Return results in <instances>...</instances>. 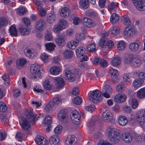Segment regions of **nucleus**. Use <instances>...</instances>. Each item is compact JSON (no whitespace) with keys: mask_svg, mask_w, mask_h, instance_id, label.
Segmentation results:
<instances>
[{"mask_svg":"<svg viewBox=\"0 0 145 145\" xmlns=\"http://www.w3.org/2000/svg\"><path fill=\"white\" fill-rule=\"evenodd\" d=\"M70 9L67 7H64L61 10L60 12V15L63 18H67L70 15Z\"/></svg>","mask_w":145,"mask_h":145,"instance_id":"obj_23","label":"nucleus"},{"mask_svg":"<svg viewBox=\"0 0 145 145\" xmlns=\"http://www.w3.org/2000/svg\"><path fill=\"white\" fill-rule=\"evenodd\" d=\"M55 20V16L53 14H50L47 16V21L49 23L51 24L54 22Z\"/></svg>","mask_w":145,"mask_h":145,"instance_id":"obj_49","label":"nucleus"},{"mask_svg":"<svg viewBox=\"0 0 145 145\" xmlns=\"http://www.w3.org/2000/svg\"><path fill=\"white\" fill-rule=\"evenodd\" d=\"M128 123L127 118L124 116H120L118 117V123L119 124L122 126L126 125Z\"/></svg>","mask_w":145,"mask_h":145,"instance_id":"obj_35","label":"nucleus"},{"mask_svg":"<svg viewBox=\"0 0 145 145\" xmlns=\"http://www.w3.org/2000/svg\"><path fill=\"white\" fill-rule=\"evenodd\" d=\"M97 49V46L95 43H91L87 46V50L90 52H93L96 51Z\"/></svg>","mask_w":145,"mask_h":145,"instance_id":"obj_36","label":"nucleus"},{"mask_svg":"<svg viewBox=\"0 0 145 145\" xmlns=\"http://www.w3.org/2000/svg\"><path fill=\"white\" fill-rule=\"evenodd\" d=\"M126 44L125 41L123 40H120L117 43V47L119 50H124L126 48Z\"/></svg>","mask_w":145,"mask_h":145,"instance_id":"obj_41","label":"nucleus"},{"mask_svg":"<svg viewBox=\"0 0 145 145\" xmlns=\"http://www.w3.org/2000/svg\"><path fill=\"white\" fill-rule=\"evenodd\" d=\"M109 73L110 75L112 80L114 82H117L119 79L117 77L118 75V71L112 68H111L109 71Z\"/></svg>","mask_w":145,"mask_h":145,"instance_id":"obj_16","label":"nucleus"},{"mask_svg":"<svg viewBox=\"0 0 145 145\" xmlns=\"http://www.w3.org/2000/svg\"><path fill=\"white\" fill-rule=\"evenodd\" d=\"M136 8L140 11L145 10V0H132Z\"/></svg>","mask_w":145,"mask_h":145,"instance_id":"obj_10","label":"nucleus"},{"mask_svg":"<svg viewBox=\"0 0 145 145\" xmlns=\"http://www.w3.org/2000/svg\"><path fill=\"white\" fill-rule=\"evenodd\" d=\"M141 43L138 40L131 43L129 45V49L131 50L134 51L138 50L140 45Z\"/></svg>","mask_w":145,"mask_h":145,"instance_id":"obj_22","label":"nucleus"},{"mask_svg":"<svg viewBox=\"0 0 145 145\" xmlns=\"http://www.w3.org/2000/svg\"><path fill=\"white\" fill-rule=\"evenodd\" d=\"M63 56L65 58H70L72 56V51L70 50H65L63 52Z\"/></svg>","mask_w":145,"mask_h":145,"instance_id":"obj_44","label":"nucleus"},{"mask_svg":"<svg viewBox=\"0 0 145 145\" xmlns=\"http://www.w3.org/2000/svg\"><path fill=\"white\" fill-rule=\"evenodd\" d=\"M122 136L123 140L127 143H129L132 141L133 137L129 133L125 132L123 133Z\"/></svg>","mask_w":145,"mask_h":145,"instance_id":"obj_24","label":"nucleus"},{"mask_svg":"<svg viewBox=\"0 0 145 145\" xmlns=\"http://www.w3.org/2000/svg\"><path fill=\"white\" fill-rule=\"evenodd\" d=\"M63 29L61 28L58 23L57 24L54 25L53 28V31L56 33H59Z\"/></svg>","mask_w":145,"mask_h":145,"instance_id":"obj_59","label":"nucleus"},{"mask_svg":"<svg viewBox=\"0 0 145 145\" xmlns=\"http://www.w3.org/2000/svg\"><path fill=\"white\" fill-rule=\"evenodd\" d=\"M26 60L24 58H21L17 62V67L19 69L22 68V67L26 63Z\"/></svg>","mask_w":145,"mask_h":145,"instance_id":"obj_37","label":"nucleus"},{"mask_svg":"<svg viewBox=\"0 0 145 145\" xmlns=\"http://www.w3.org/2000/svg\"><path fill=\"white\" fill-rule=\"evenodd\" d=\"M53 105L52 102L51 101L48 103L44 108V110L47 113H49L52 110V108Z\"/></svg>","mask_w":145,"mask_h":145,"instance_id":"obj_51","label":"nucleus"},{"mask_svg":"<svg viewBox=\"0 0 145 145\" xmlns=\"http://www.w3.org/2000/svg\"><path fill=\"white\" fill-rule=\"evenodd\" d=\"M79 42L74 40H71L67 44L68 47L70 49L74 50L79 44Z\"/></svg>","mask_w":145,"mask_h":145,"instance_id":"obj_32","label":"nucleus"},{"mask_svg":"<svg viewBox=\"0 0 145 145\" xmlns=\"http://www.w3.org/2000/svg\"><path fill=\"white\" fill-rule=\"evenodd\" d=\"M52 101V102H53L54 104L58 105L61 102V98L59 95H57L53 99Z\"/></svg>","mask_w":145,"mask_h":145,"instance_id":"obj_64","label":"nucleus"},{"mask_svg":"<svg viewBox=\"0 0 145 145\" xmlns=\"http://www.w3.org/2000/svg\"><path fill=\"white\" fill-rule=\"evenodd\" d=\"M102 92V96L105 98H108L110 97V95L112 93V89L109 86L105 84L103 86Z\"/></svg>","mask_w":145,"mask_h":145,"instance_id":"obj_11","label":"nucleus"},{"mask_svg":"<svg viewBox=\"0 0 145 145\" xmlns=\"http://www.w3.org/2000/svg\"><path fill=\"white\" fill-rule=\"evenodd\" d=\"M144 82V81L143 80L136 79L133 82V85L135 89H137L141 86Z\"/></svg>","mask_w":145,"mask_h":145,"instance_id":"obj_28","label":"nucleus"},{"mask_svg":"<svg viewBox=\"0 0 145 145\" xmlns=\"http://www.w3.org/2000/svg\"><path fill=\"white\" fill-rule=\"evenodd\" d=\"M121 58L118 56L114 57L111 61L112 65L115 67H118L121 64Z\"/></svg>","mask_w":145,"mask_h":145,"instance_id":"obj_27","label":"nucleus"},{"mask_svg":"<svg viewBox=\"0 0 145 145\" xmlns=\"http://www.w3.org/2000/svg\"><path fill=\"white\" fill-rule=\"evenodd\" d=\"M63 73L65 79L68 81L72 82L75 80L76 77L73 70L67 68L64 71Z\"/></svg>","mask_w":145,"mask_h":145,"instance_id":"obj_7","label":"nucleus"},{"mask_svg":"<svg viewBox=\"0 0 145 145\" xmlns=\"http://www.w3.org/2000/svg\"><path fill=\"white\" fill-rule=\"evenodd\" d=\"M126 99V96L124 94H118L114 97V101L117 103H122L125 102Z\"/></svg>","mask_w":145,"mask_h":145,"instance_id":"obj_19","label":"nucleus"},{"mask_svg":"<svg viewBox=\"0 0 145 145\" xmlns=\"http://www.w3.org/2000/svg\"><path fill=\"white\" fill-rule=\"evenodd\" d=\"M27 10L25 8L20 6L17 10V12L20 15H23L26 13Z\"/></svg>","mask_w":145,"mask_h":145,"instance_id":"obj_54","label":"nucleus"},{"mask_svg":"<svg viewBox=\"0 0 145 145\" xmlns=\"http://www.w3.org/2000/svg\"><path fill=\"white\" fill-rule=\"evenodd\" d=\"M116 91L119 92H121L124 89V85L123 84L120 83L118 84L116 87Z\"/></svg>","mask_w":145,"mask_h":145,"instance_id":"obj_61","label":"nucleus"},{"mask_svg":"<svg viewBox=\"0 0 145 145\" xmlns=\"http://www.w3.org/2000/svg\"><path fill=\"white\" fill-rule=\"evenodd\" d=\"M120 32L119 28L116 26L112 27L110 28L109 30V33L113 37H115Z\"/></svg>","mask_w":145,"mask_h":145,"instance_id":"obj_34","label":"nucleus"},{"mask_svg":"<svg viewBox=\"0 0 145 145\" xmlns=\"http://www.w3.org/2000/svg\"><path fill=\"white\" fill-rule=\"evenodd\" d=\"M137 97L139 99H142L145 98V88L139 89L137 93Z\"/></svg>","mask_w":145,"mask_h":145,"instance_id":"obj_30","label":"nucleus"},{"mask_svg":"<svg viewBox=\"0 0 145 145\" xmlns=\"http://www.w3.org/2000/svg\"><path fill=\"white\" fill-rule=\"evenodd\" d=\"M82 98L79 96L76 97L72 100L73 103L76 105H80L82 103Z\"/></svg>","mask_w":145,"mask_h":145,"instance_id":"obj_60","label":"nucleus"},{"mask_svg":"<svg viewBox=\"0 0 145 145\" xmlns=\"http://www.w3.org/2000/svg\"><path fill=\"white\" fill-rule=\"evenodd\" d=\"M76 141V138L73 135L68 136L66 140V143L69 145H74Z\"/></svg>","mask_w":145,"mask_h":145,"instance_id":"obj_26","label":"nucleus"},{"mask_svg":"<svg viewBox=\"0 0 145 145\" xmlns=\"http://www.w3.org/2000/svg\"><path fill=\"white\" fill-rule=\"evenodd\" d=\"M74 14L71 15L70 18H72L71 19L69 18V19L70 20H71L72 19H73V24L75 25H77L80 23L81 20L80 18L76 16Z\"/></svg>","mask_w":145,"mask_h":145,"instance_id":"obj_39","label":"nucleus"},{"mask_svg":"<svg viewBox=\"0 0 145 145\" xmlns=\"http://www.w3.org/2000/svg\"><path fill=\"white\" fill-rule=\"evenodd\" d=\"M44 40L47 41H51L53 39L52 33L48 30L45 32V36L44 37Z\"/></svg>","mask_w":145,"mask_h":145,"instance_id":"obj_40","label":"nucleus"},{"mask_svg":"<svg viewBox=\"0 0 145 145\" xmlns=\"http://www.w3.org/2000/svg\"><path fill=\"white\" fill-rule=\"evenodd\" d=\"M36 142L39 145H48V142L44 137L37 136L35 138Z\"/></svg>","mask_w":145,"mask_h":145,"instance_id":"obj_21","label":"nucleus"},{"mask_svg":"<svg viewBox=\"0 0 145 145\" xmlns=\"http://www.w3.org/2000/svg\"><path fill=\"white\" fill-rule=\"evenodd\" d=\"M102 118L105 122H110L112 118L111 112L109 110H106L103 112L102 114Z\"/></svg>","mask_w":145,"mask_h":145,"instance_id":"obj_15","label":"nucleus"},{"mask_svg":"<svg viewBox=\"0 0 145 145\" xmlns=\"http://www.w3.org/2000/svg\"><path fill=\"white\" fill-rule=\"evenodd\" d=\"M142 63V60L141 59L138 57H134L132 66L135 67H138L140 66Z\"/></svg>","mask_w":145,"mask_h":145,"instance_id":"obj_29","label":"nucleus"},{"mask_svg":"<svg viewBox=\"0 0 145 145\" xmlns=\"http://www.w3.org/2000/svg\"><path fill=\"white\" fill-rule=\"evenodd\" d=\"M80 5L84 9H87L89 6V2L88 0H80Z\"/></svg>","mask_w":145,"mask_h":145,"instance_id":"obj_43","label":"nucleus"},{"mask_svg":"<svg viewBox=\"0 0 145 145\" xmlns=\"http://www.w3.org/2000/svg\"><path fill=\"white\" fill-rule=\"evenodd\" d=\"M46 27V22L43 20H39L37 21L35 25V29L39 31L44 30Z\"/></svg>","mask_w":145,"mask_h":145,"instance_id":"obj_14","label":"nucleus"},{"mask_svg":"<svg viewBox=\"0 0 145 145\" xmlns=\"http://www.w3.org/2000/svg\"><path fill=\"white\" fill-rule=\"evenodd\" d=\"M119 19L118 14L115 13H113L111 16L110 21L112 23H115L118 21Z\"/></svg>","mask_w":145,"mask_h":145,"instance_id":"obj_47","label":"nucleus"},{"mask_svg":"<svg viewBox=\"0 0 145 145\" xmlns=\"http://www.w3.org/2000/svg\"><path fill=\"white\" fill-rule=\"evenodd\" d=\"M52 121V118L50 115H48L46 116L44 121V123L46 126L50 125Z\"/></svg>","mask_w":145,"mask_h":145,"instance_id":"obj_53","label":"nucleus"},{"mask_svg":"<svg viewBox=\"0 0 145 145\" xmlns=\"http://www.w3.org/2000/svg\"><path fill=\"white\" fill-rule=\"evenodd\" d=\"M55 85L57 88H60L65 85V81L63 79L60 77H55L53 78Z\"/></svg>","mask_w":145,"mask_h":145,"instance_id":"obj_17","label":"nucleus"},{"mask_svg":"<svg viewBox=\"0 0 145 145\" xmlns=\"http://www.w3.org/2000/svg\"><path fill=\"white\" fill-rule=\"evenodd\" d=\"M50 71L51 74L56 75L60 73L61 70L60 68L58 67L54 66L51 68Z\"/></svg>","mask_w":145,"mask_h":145,"instance_id":"obj_33","label":"nucleus"},{"mask_svg":"<svg viewBox=\"0 0 145 145\" xmlns=\"http://www.w3.org/2000/svg\"><path fill=\"white\" fill-rule=\"evenodd\" d=\"M144 112L143 111H138L136 114L137 122L141 125L145 124V116Z\"/></svg>","mask_w":145,"mask_h":145,"instance_id":"obj_13","label":"nucleus"},{"mask_svg":"<svg viewBox=\"0 0 145 145\" xmlns=\"http://www.w3.org/2000/svg\"><path fill=\"white\" fill-rule=\"evenodd\" d=\"M40 69V67L38 64H33L31 65L30 71L32 73L34 78L38 79L40 77L41 74Z\"/></svg>","mask_w":145,"mask_h":145,"instance_id":"obj_4","label":"nucleus"},{"mask_svg":"<svg viewBox=\"0 0 145 145\" xmlns=\"http://www.w3.org/2000/svg\"><path fill=\"white\" fill-rule=\"evenodd\" d=\"M24 54L28 57L33 58L34 57V53L33 51L29 49H25L24 50Z\"/></svg>","mask_w":145,"mask_h":145,"instance_id":"obj_46","label":"nucleus"},{"mask_svg":"<svg viewBox=\"0 0 145 145\" xmlns=\"http://www.w3.org/2000/svg\"><path fill=\"white\" fill-rule=\"evenodd\" d=\"M58 38L55 39L56 44L61 46H63L66 44L65 40L67 37L64 34H59L58 35Z\"/></svg>","mask_w":145,"mask_h":145,"instance_id":"obj_12","label":"nucleus"},{"mask_svg":"<svg viewBox=\"0 0 145 145\" xmlns=\"http://www.w3.org/2000/svg\"><path fill=\"white\" fill-rule=\"evenodd\" d=\"M85 38V36L83 33H76L75 35V39L78 42L79 41L84 40Z\"/></svg>","mask_w":145,"mask_h":145,"instance_id":"obj_50","label":"nucleus"},{"mask_svg":"<svg viewBox=\"0 0 145 145\" xmlns=\"http://www.w3.org/2000/svg\"><path fill=\"white\" fill-rule=\"evenodd\" d=\"M121 19L124 25L127 26L131 25V20L127 16L124 15L122 17Z\"/></svg>","mask_w":145,"mask_h":145,"instance_id":"obj_38","label":"nucleus"},{"mask_svg":"<svg viewBox=\"0 0 145 145\" xmlns=\"http://www.w3.org/2000/svg\"><path fill=\"white\" fill-rule=\"evenodd\" d=\"M43 86L44 89L46 90H50L51 89L52 85L50 84L48 80H46L44 81Z\"/></svg>","mask_w":145,"mask_h":145,"instance_id":"obj_58","label":"nucleus"},{"mask_svg":"<svg viewBox=\"0 0 145 145\" xmlns=\"http://www.w3.org/2000/svg\"><path fill=\"white\" fill-rule=\"evenodd\" d=\"M25 114L27 118L31 122L35 121L43 116L42 114H34L32 110L27 109L25 111Z\"/></svg>","mask_w":145,"mask_h":145,"instance_id":"obj_5","label":"nucleus"},{"mask_svg":"<svg viewBox=\"0 0 145 145\" xmlns=\"http://www.w3.org/2000/svg\"><path fill=\"white\" fill-rule=\"evenodd\" d=\"M67 111L66 109L61 110L58 114V119L61 121H63L66 120L67 118Z\"/></svg>","mask_w":145,"mask_h":145,"instance_id":"obj_20","label":"nucleus"},{"mask_svg":"<svg viewBox=\"0 0 145 145\" xmlns=\"http://www.w3.org/2000/svg\"><path fill=\"white\" fill-rule=\"evenodd\" d=\"M60 140L59 136L55 135H53L49 137V143L50 145H57L59 144Z\"/></svg>","mask_w":145,"mask_h":145,"instance_id":"obj_18","label":"nucleus"},{"mask_svg":"<svg viewBox=\"0 0 145 145\" xmlns=\"http://www.w3.org/2000/svg\"><path fill=\"white\" fill-rule=\"evenodd\" d=\"M136 33L135 28L133 25L126 26L124 28L123 34L129 38L132 37Z\"/></svg>","mask_w":145,"mask_h":145,"instance_id":"obj_6","label":"nucleus"},{"mask_svg":"<svg viewBox=\"0 0 145 145\" xmlns=\"http://www.w3.org/2000/svg\"><path fill=\"white\" fill-rule=\"evenodd\" d=\"M119 4L117 2H112L109 4L108 5V9L110 10H113L118 7Z\"/></svg>","mask_w":145,"mask_h":145,"instance_id":"obj_52","label":"nucleus"},{"mask_svg":"<svg viewBox=\"0 0 145 145\" xmlns=\"http://www.w3.org/2000/svg\"><path fill=\"white\" fill-rule=\"evenodd\" d=\"M20 33L22 35H28L30 32L31 31L24 27H21L19 28Z\"/></svg>","mask_w":145,"mask_h":145,"instance_id":"obj_45","label":"nucleus"},{"mask_svg":"<svg viewBox=\"0 0 145 145\" xmlns=\"http://www.w3.org/2000/svg\"><path fill=\"white\" fill-rule=\"evenodd\" d=\"M58 23L63 29L66 28L68 25L67 22L64 19L60 20Z\"/></svg>","mask_w":145,"mask_h":145,"instance_id":"obj_48","label":"nucleus"},{"mask_svg":"<svg viewBox=\"0 0 145 145\" xmlns=\"http://www.w3.org/2000/svg\"><path fill=\"white\" fill-rule=\"evenodd\" d=\"M83 22L88 27L93 26L95 25L94 22L92 20L87 18H83Z\"/></svg>","mask_w":145,"mask_h":145,"instance_id":"obj_31","label":"nucleus"},{"mask_svg":"<svg viewBox=\"0 0 145 145\" xmlns=\"http://www.w3.org/2000/svg\"><path fill=\"white\" fill-rule=\"evenodd\" d=\"M102 94L101 92L99 90H95L90 93L89 99L93 103H97L102 100Z\"/></svg>","mask_w":145,"mask_h":145,"instance_id":"obj_3","label":"nucleus"},{"mask_svg":"<svg viewBox=\"0 0 145 145\" xmlns=\"http://www.w3.org/2000/svg\"><path fill=\"white\" fill-rule=\"evenodd\" d=\"M121 131L115 128L109 127L107 128L105 133L108 136V140L112 143H116L121 139Z\"/></svg>","mask_w":145,"mask_h":145,"instance_id":"obj_1","label":"nucleus"},{"mask_svg":"<svg viewBox=\"0 0 145 145\" xmlns=\"http://www.w3.org/2000/svg\"><path fill=\"white\" fill-rule=\"evenodd\" d=\"M86 13L87 16H91L93 18H95L97 16V14L96 12L95 11L91 10H87Z\"/></svg>","mask_w":145,"mask_h":145,"instance_id":"obj_55","label":"nucleus"},{"mask_svg":"<svg viewBox=\"0 0 145 145\" xmlns=\"http://www.w3.org/2000/svg\"><path fill=\"white\" fill-rule=\"evenodd\" d=\"M20 124L22 129L25 131H29L30 130L31 126L29 122L26 119L21 116L19 119Z\"/></svg>","mask_w":145,"mask_h":145,"instance_id":"obj_9","label":"nucleus"},{"mask_svg":"<svg viewBox=\"0 0 145 145\" xmlns=\"http://www.w3.org/2000/svg\"><path fill=\"white\" fill-rule=\"evenodd\" d=\"M7 105L3 102L0 101V111L2 112H5L7 110Z\"/></svg>","mask_w":145,"mask_h":145,"instance_id":"obj_63","label":"nucleus"},{"mask_svg":"<svg viewBox=\"0 0 145 145\" xmlns=\"http://www.w3.org/2000/svg\"><path fill=\"white\" fill-rule=\"evenodd\" d=\"M49 56L46 53H43L40 56V58L44 63H47L49 61Z\"/></svg>","mask_w":145,"mask_h":145,"instance_id":"obj_56","label":"nucleus"},{"mask_svg":"<svg viewBox=\"0 0 145 145\" xmlns=\"http://www.w3.org/2000/svg\"><path fill=\"white\" fill-rule=\"evenodd\" d=\"M46 49L50 52L54 50L56 45L52 42L47 43L44 44Z\"/></svg>","mask_w":145,"mask_h":145,"instance_id":"obj_42","label":"nucleus"},{"mask_svg":"<svg viewBox=\"0 0 145 145\" xmlns=\"http://www.w3.org/2000/svg\"><path fill=\"white\" fill-rule=\"evenodd\" d=\"M133 57V56H129L128 57L125 58L124 61L125 63L130 64L132 66Z\"/></svg>","mask_w":145,"mask_h":145,"instance_id":"obj_62","label":"nucleus"},{"mask_svg":"<svg viewBox=\"0 0 145 145\" xmlns=\"http://www.w3.org/2000/svg\"><path fill=\"white\" fill-rule=\"evenodd\" d=\"M71 121L74 124L78 125L80 122V115L76 110H73L71 112Z\"/></svg>","mask_w":145,"mask_h":145,"instance_id":"obj_8","label":"nucleus"},{"mask_svg":"<svg viewBox=\"0 0 145 145\" xmlns=\"http://www.w3.org/2000/svg\"><path fill=\"white\" fill-rule=\"evenodd\" d=\"M98 120V118L97 116L93 117L92 120L89 123L88 127L90 133L93 134L94 137L97 138H99L101 135V133L98 132L97 129L94 126L95 123Z\"/></svg>","mask_w":145,"mask_h":145,"instance_id":"obj_2","label":"nucleus"},{"mask_svg":"<svg viewBox=\"0 0 145 145\" xmlns=\"http://www.w3.org/2000/svg\"><path fill=\"white\" fill-rule=\"evenodd\" d=\"M10 34L11 36H17V31L15 27L12 25L9 29Z\"/></svg>","mask_w":145,"mask_h":145,"instance_id":"obj_57","label":"nucleus"},{"mask_svg":"<svg viewBox=\"0 0 145 145\" xmlns=\"http://www.w3.org/2000/svg\"><path fill=\"white\" fill-rule=\"evenodd\" d=\"M86 49L84 47L80 46L77 48L75 50L76 56L78 58L83 57L85 54Z\"/></svg>","mask_w":145,"mask_h":145,"instance_id":"obj_25","label":"nucleus"}]
</instances>
